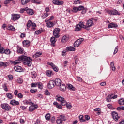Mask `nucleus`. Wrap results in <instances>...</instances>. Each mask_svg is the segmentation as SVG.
Returning a JSON list of instances; mask_svg holds the SVG:
<instances>
[{
  "label": "nucleus",
  "instance_id": "obj_1",
  "mask_svg": "<svg viewBox=\"0 0 124 124\" xmlns=\"http://www.w3.org/2000/svg\"><path fill=\"white\" fill-rule=\"evenodd\" d=\"M21 62H25L24 64L28 65V66H31V62H32V59L26 56L21 55L19 56L18 60L14 62V64L15 65H16V64H20Z\"/></svg>",
  "mask_w": 124,
  "mask_h": 124
},
{
  "label": "nucleus",
  "instance_id": "obj_2",
  "mask_svg": "<svg viewBox=\"0 0 124 124\" xmlns=\"http://www.w3.org/2000/svg\"><path fill=\"white\" fill-rule=\"evenodd\" d=\"M56 99L57 101L61 102V104L62 106H65V105H66V101L64 100V98L60 95H57L56 96Z\"/></svg>",
  "mask_w": 124,
  "mask_h": 124
},
{
  "label": "nucleus",
  "instance_id": "obj_3",
  "mask_svg": "<svg viewBox=\"0 0 124 124\" xmlns=\"http://www.w3.org/2000/svg\"><path fill=\"white\" fill-rule=\"evenodd\" d=\"M61 29L59 28H56L54 29L53 32V35L55 36L56 38H59L60 37V31Z\"/></svg>",
  "mask_w": 124,
  "mask_h": 124
},
{
  "label": "nucleus",
  "instance_id": "obj_4",
  "mask_svg": "<svg viewBox=\"0 0 124 124\" xmlns=\"http://www.w3.org/2000/svg\"><path fill=\"white\" fill-rule=\"evenodd\" d=\"M93 25V20H92V19H89L87 21L86 24L85 26V29L89 31L90 30L89 28H91V27H92Z\"/></svg>",
  "mask_w": 124,
  "mask_h": 124
},
{
  "label": "nucleus",
  "instance_id": "obj_5",
  "mask_svg": "<svg viewBox=\"0 0 124 124\" xmlns=\"http://www.w3.org/2000/svg\"><path fill=\"white\" fill-rule=\"evenodd\" d=\"M31 106L29 108V111L30 112H33V111H34L35 109H37L38 108V105L36 104H34V103H33V104L30 105Z\"/></svg>",
  "mask_w": 124,
  "mask_h": 124
},
{
  "label": "nucleus",
  "instance_id": "obj_6",
  "mask_svg": "<svg viewBox=\"0 0 124 124\" xmlns=\"http://www.w3.org/2000/svg\"><path fill=\"white\" fill-rule=\"evenodd\" d=\"M1 107L2 108V109H4V110H5L6 111H9V110H11V107H10L9 105L6 103L1 104Z\"/></svg>",
  "mask_w": 124,
  "mask_h": 124
},
{
  "label": "nucleus",
  "instance_id": "obj_7",
  "mask_svg": "<svg viewBox=\"0 0 124 124\" xmlns=\"http://www.w3.org/2000/svg\"><path fill=\"white\" fill-rule=\"evenodd\" d=\"M84 41V39L83 38H80L78 39V40H77L74 43V46L75 47H78L80 44L82 43Z\"/></svg>",
  "mask_w": 124,
  "mask_h": 124
},
{
  "label": "nucleus",
  "instance_id": "obj_8",
  "mask_svg": "<svg viewBox=\"0 0 124 124\" xmlns=\"http://www.w3.org/2000/svg\"><path fill=\"white\" fill-rule=\"evenodd\" d=\"M21 16L18 14H12V20L13 21H17V20H19Z\"/></svg>",
  "mask_w": 124,
  "mask_h": 124
},
{
  "label": "nucleus",
  "instance_id": "obj_9",
  "mask_svg": "<svg viewBox=\"0 0 124 124\" xmlns=\"http://www.w3.org/2000/svg\"><path fill=\"white\" fill-rule=\"evenodd\" d=\"M47 64L50 65L52 67L53 70L55 71V72H58L59 71V68L56 66V65L54 64L52 62H48Z\"/></svg>",
  "mask_w": 124,
  "mask_h": 124
},
{
  "label": "nucleus",
  "instance_id": "obj_10",
  "mask_svg": "<svg viewBox=\"0 0 124 124\" xmlns=\"http://www.w3.org/2000/svg\"><path fill=\"white\" fill-rule=\"evenodd\" d=\"M112 116L113 119L115 121V122H118V120L120 119V117L118 116V113L115 111H113L112 112Z\"/></svg>",
  "mask_w": 124,
  "mask_h": 124
},
{
  "label": "nucleus",
  "instance_id": "obj_11",
  "mask_svg": "<svg viewBox=\"0 0 124 124\" xmlns=\"http://www.w3.org/2000/svg\"><path fill=\"white\" fill-rule=\"evenodd\" d=\"M55 86L56 85L55 84V81L54 80H50L47 84L48 88L50 89H53Z\"/></svg>",
  "mask_w": 124,
  "mask_h": 124
},
{
  "label": "nucleus",
  "instance_id": "obj_12",
  "mask_svg": "<svg viewBox=\"0 0 124 124\" xmlns=\"http://www.w3.org/2000/svg\"><path fill=\"white\" fill-rule=\"evenodd\" d=\"M108 13L110 15H120V13L118 12L116 10L108 11Z\"/></svg>",
  "mask_w": 124,
  "mask_h": 124
},
{
  "label": "nucleus",
  "instance_id": "obj_13",
  "mask_svg": "<svg viewBox=\"0 0 124 124\" xmlns=\"http://www.w3.org/2000/svg\"><path fill=\"white\" fill-rule=\"evenodd\" d=\"M52 2L53 4L56 5H62L63 4V1L59 0H53Z\"/></svg>",
  "mask_w": 124,
  "mask_h": 124
},
{
  "label": "nucleus",
  "instance_id": "obj_14",
  "mask_svg": "<svg viewBox=\"0 0 124 124\" xmlns=\"http://www.w3.org/2000/svg\"><path fill=\"white\" fill-rule=\"evenodd\" d=\"M30 45H31V41L29 40H24L23 42V47H25V48H28V47H29Z\"/></svg>",
  "mask_w": 124,
  "mask_h": 124
},
{
  "label": "nucleus",
  "instance_id": "obj_15",
  "mask_svg": "<svg viewBox=\"0 0 124 124\" xmlns=\"http://www.w3.org/2000/svg\"><path fill=\"white\" fill-rule=\"evenodd\" d=\"M23 102L24 105H31L32 104H33V103H32L31 99H25L23 101Z\"/></svg>",
  "mask_w": 124,
  "mask_h": 124
},
{
  "label": "nucleus",
  "instance_id": "obj_16",
  "mask_svg": "<svg viewBox=\"0 0 124 124\" xmlns=\"http://www.w3.org/2000/svg\"><path fill=\"white\" fill-rule=\"evenodd\" d=\"M54 83L55 86H57V87H59L62 84V80H61V79L59 78H56L54 80Z\"/></svg>",
  "mask_w": 124,
  "mask_h": 124
},
{
  "label": "nucleus",
  "instance_id": "obj_17",
  "mask_svg": "<svg viewBox=\"0 0 124 124\" xmlns=\"http://www.w3.org/2000/svg\"><path fill=\"white\" fill-rule=\"evenodd\" d=\"M59 89L62 92H64L66 90V86L65 84L62 83L59 86Z\"/></svg>",
  "mask_w": 124,
  "mask_h": 124
},
{
  "label": "nucleus",
  "instance_id": "obj_18",
  "mask_svg": "<svg viewBox=\"0 0 124 124\" xmlns=\"http://www.w3.org/2000/svg\"><path fill=\"white\" fill-rule=\"evenodd\" d=\"M108 27L109 28V29H111L112 28H118V25L117 24L112 22L108 24Z\"/></svg>",
  "mask_w": 124,
  "mask_h": 124
},
{
  "label": "nucleus",
  "instance_id": "obj_19",
  "mask_svg": "<svg viewBox=\"0 0 124 124\" xmlns=\"http://www.w3.org/2000/svg\"><path fill=\"white\" fill-rule=\"evenodd\" d=\"M9 65V62H0V66H4V67H7Z\"/></svg>",
  "mask_w": 124,
  "mask_h": 124
},
{
  "label": "nucleus",
  "instance_id": "obj_20",
  "mask_svg": "<svg viewBox=\"0 0 124 124\" xmlns=\"http://www.w3.org/2000/svg\"><path fill=\"white\" fill-rule=\"evenodd\" d=\"M14 69L15 71H16L17 72H22V67L20 66H15L14 67Z\"/></svg>",
  "mask_w": 124,
  "mask_h": 124
},
{
  "label": "nucleus",
  "instance_id": "obj_21",
  "mask_svg": "<svg viewBox=\"0 0 124 124\" xmlns=\"http://www.w3.org/2000/svg\"><path fill=\"white\" fill-rule=\"evenodd\" d=\"M56 41H57V40L55 39V37H52L51 38L50 42L51 46H53V47H55V43H56Z\"/></svg>",
  "mask_w": 124,
  "mask_h": 124
},
{
  "label": "nucleus",
  "instance_id": "obj_22",
  "mask_svg": "<svg viewBox=\"0 0 124 124\" xmlns=\"http://www.w3.org/2000/svg\"><path fill=\"white\" fill-rule=\"evenodd\" d=\"M26 12L29 15H33L34 12L32 9H26Z\"/></svg>",
  "mask_w": 124,
  "mask_h": 124
},
{
  "label": "nucleus",
  "instance_id": "obj_23",
  "mask_svg": "<svg viewBox=\"0 0 124 124\" xmlns=\"http://www.w3.org/2000/svg\"><path fill=\"white\" fill-rule=\"evenodd\" d=\"M10 104L14 106L16 105H19L20 104V103H19V101H16L15 100H12L10 102Z\"/></svg>",
  "mask_w": 124,
  "mask_h": 124
},
{
  "label": "nucleus",
  "instance_id": "obj_24",
  "mask_svg": "<svg viewBox=\"0 0 124 124\" xmlns=\"http://www.w3.org/2000/svg\"><path fill=\"white\" fill-rule=\"evenodd\" d=\"M54 26H55V24L53 22L48 21L47 23H46V27L48 28H52V27H54Z\"/></svg>",
  "mask_w": 124,
  "mask_h": 124
},
{
  "label": "nucleus",
  "instance_id": "obj_25",
  "mask_svg": "<svg viewBox=\"0 0 124 124\" xmlns=\"http://www.w3.org/2000/svg\"><path fill=\"white\" fill-rule=\"evenodd\" d=\"M46 75L48 77L52 76V75H54V73H53V71L50 70H47L46 72Z\"/></svg>",
  "mask_w": 124,
  "mask_h": 124
},
{
  "label": "nucleus",
  "instance_id": "obj_26",
  "mask_svg": "<svg viewBox=\"0 0 124 124\" xmlns=\"http://www.w3.org/2000/svg\"><path fill=\"white\" fill-rule=\"evenodd\" d=\"M31 75L32 78H33V79L36 78V76H37V75L36 74V72H35V71L31 72Z\"/></svg>",
  "mask_w": 124,
  "mask_h": 124
},
{
  "label": "nucleus",
  "instance_id": "obj_27",
  "mask_svg": "<svg viewBox=\"0 0 124 124\" xmlns=\"http://www.w3.org/2000/svg\"><path fill=\"white\" fill-rule=\"evenodd\" d=\"M82 30V27L80 26V25H76V28L75 29V31H81Z\"/></svg>",
  "mask_w": 124,
  "mask_h": 124
},
{
  "label": "nucleus",
  "instance_id": "obj_28",
  "mask_svg": "<svg viewBox=\"0 0 124 124\" xmlns=\"http://www.w3.org/2000/svg\"><path fill=\"white\" fill-rule=\"evenodd\" d=\"M17 52L20 54H23V52H24V49L22 48V47L18 46H17Z\"/></svg>",
  "mask_w": 124,
  "mask_h": 124
},
{
  "label": "nucleus",
  "instance_id": "obj_29",
  "mask_svg": "<svg viewBox=\"0 0 124 124\" xmlns=\"http://www.w3.org/2000/svg\"><path fill=\"white\" fill-rule=\"evenodd\" d=\"M7 29L9 30L12 31H15V28H14V26L11 25H9V26Z\"/></svg>",
  "mask_w": 124,
  "mask_h": 124
},
{
  "label": "nucleus",
  "instance_id": "obj_30",
  "mask_svg": "<svg viewBox=\"0 0 124 124\" xmlns=\"http://www.w3.org/2000/svg\"><path fill=\"white\" fill-rule=\"evenodd\" d=\"M67 41V37L66 36H64L62 37V39H61V42L62 43H65Z\"/></svg>",
  "mask_w": 124,
  "mask_h": 124
},
{
  "label": "nucleus",
  "instance_id": "obj_31",
  "mask_svg": "<svg viewBox=\"0 0 124 124\" xmlns=\"http://www.w3.org/2000/svg\"><path fill=\"white\" fill-rule=\"evenodd\" d=\"M43 31H44V29L41 28V29L36 31H35V33L36 34H40V33H42V32H43Z\"/></svg>",
  "mask_w": 124,
  "mask_h": 124
},
{
  "label": "nucleus",
  "instance_id": "obj_32",
  "mask_svg": "<svg viewBox=\"0 0 124 124\" xmlns=\"http://www.w3.org/2000/svg\"><path fill=\"white\" fill-rule=\"evenodd\" d=\"M38 87V88L40 90H42L43 89V85L42 84V83L40 82H37V86Z\"/></svg>",
  "mask_w": 124,
  "mask_h": 124
},
{
  "label": "nucleus",
  "instance_id": "obj_33",
  "mask_svg": "<svg viewBox=\"0 0 124 124\" xmlns=\"http://www.w3.org/2000/svg\"><path fill=\"white\" fill-rule=\"evenodd\" d=\"M48 16H49V14H48V13L45 12L43 14V16H42V19H46V18H47V17H48Z\"/></svg>",
  "mask_w": 124,
  "mask_h": 124
},
{
  "label": "nucleus",
  "instance_id": "obj_34",
  "mask_svg": "<svg viewBox=\"0 0 124 124\" xmlns=\"http://www.w3.org/2000/svg\"><path fill=\"white\" fill-rule=\"evenodd\" d=\"M67 51H68L69 52L70 51H75V48L73 46H69L66 48Z\"/></svg>",
  "mask_w": 124,
  "mask_h": 124
},
{
  "label": "nucleus",
  "instance_id": "obj_35",
  "mask_svg": "<svg viewBox=\"0 0 124 124\" xmlns=\"http://www.w3.org/2000/svg\"><path fill=\"white\" fill-rule=\"evenodd\" d=\"M6 96L9 99H12L13 98V95L11 93H8L6 94Z\"/></svg>",
  "mask_w": 124,
  "mask_h": 124
},
{
  "label": "nucleus",
  "instance_id": "obj_36",
  "mask_svg": "<svg viewBox=\"0 0 124 124\" xmlns=\"http://www.w3.org/2000/svg\"><path fill=\"white\" fill-rule=\"evenodd\" d=\"M60 118L63 122V121H66V117L64 115H60L59 116Z\"/></svg>",
  "mask_w": 124,
  "mask_h": 124
},
{
  "label": "nucleus",
  "instance_id": "obj_37",
  "mask_svg": "<svg viewBox=\"0 0 124 124\" xmlns=\"http://www.w3.org/2000/svg\"><path fill=\"white\" fill-rule=\"evenodd\" d=\"M68 89H69V90H71V91H75V88H74L71 84L68 85Z\"/></svg>",
  "mask_w": 124,
  "mask_h": 124
},
{
  "label": "nucleus",
  "instance_id": "obj_38",
  "mask_svg": "<svg viewBox=\"0 0 124 124\" xmlns=\"http://www.w3.org/2000/svg\"><path fill=\"white\" fill-rule=\"evenodd\" d=\"M50 118H51V114L49 113H47L46 115H45V119L47 120V121L50 120Z\"/></svg>",
  "mask_w": 124,
  "mask_h": 124
},
{
  "label": "nucleus",
  "instance_id": "obj_39",
  "mask_svg": "<svg viewBox=\"0 0 124 124\" xmlns=\"http://www.w3.org/2000/svg\"><path fill=\"white\" fill-rule=\"evenodd\" d=\"M118 103L120 105H124V99H120L118 100Z\"/></svg>",
  "mask_w": 124,
  "mask_h": 124
},
{
  "label": "nucleus",
  "instance_id": "obj_40",
  "mask_svg": "<svg viewBox=\"0 0 124 124\" xmlns=\"http://www.w3.org/2000/svg\"><path fill=\"white\" fill-rule=\"evenodd\" d=\"M84 116L83 115H80L79 116V121L83 123V122H86V120L83 119Z\"/></svg>",
  "mask_w": 124,
  "mask_h": 124
},
{
  "label": "nucleus",
  "instance_id": "obj_41",
  "mask_svg": "<svg viewBox=\"0 0 124 124\" xmlns=\"http://www.w3.org/2000/svg\"><path fill=\"white\" fill-rule=\"evenodd\" d=\"M42 55V52H36V53L35 54V58H38Z\"/></svg>",
  "mask_w": 124,
  "mask_h": 124
},
{
  "label": "nucleus",
  "instance_id": "obj_42",
  "mask_svg": "<svg viewBox=\"0 0 124 124\" xmlns=\"http://www.w3.org/2000/svg\"><path fill=\"white\" fill-rule=\"evenodd\" d=\"M72 11L74 13H77V12L78 11V7H74Z\"/></svg>",
  "mask_w": 124,
  "mask_h": 124
},
{
  "label": "nucleus",
  "instance_id": "obj_43",
  "mask_svg": "<svg viewBox=\"0 0 124 124\" xmlns=\"http://www.w3.org/2000/svg\"><path fill=\"white\" fill-rule=\"evenodd\" d=\"M78 25H79L81 28H83L84 29H85V27H86V25H84V23L82 21L79 22Z\"/></svg>",
  "mask_w": 124,
  "mask_h": 124
},
{
  "label": "nucleus",
  "instance_id": "obj_44",
  "mask_svg": "<svg viewBox=\"0 0 124 124\" xmlns=\"http://www.w3.org/2000/svg\"><path fill=\"white\" fill-rule=\"evenodd\" d=\"M31 26L32 27L33 30H35V28H36V24L34 22H32L31 21Z\"/></svg>",
  "mask_w": 124,
  "mask_h": 124
},
{
  "label": "nucleus",
  "instance_id": "obj_45",
  "mask_svg": "<svg viewBox=\"0 0 124 124\" xmlns=\"http://www.w3.org/2000/svg\"><path fill=\"white\" fill-rule=\"evenodd\" d=\"M62 120L60 118H59L57 120L56 123L57 124H62Z\"/></svg>",
  "mask_w": 124,
  "mask_h": 124
},
{
  "label": "nucleus",
  "instance_id": "obj_46",
  "mask_svg": "<svg viewBox=\"0 0 124 124\" xmlns=\"http://www.w3.org/2000/svg\"><path fill=\"white\" fill-rule=\"evenodd\" d=\"M29 2V0H21V3L23 5H25V4H27Z\"/></svg>",
  "mask_w": 124,
  "mask_h": 124
},
{
  "label": "nucleus",
  "instance_id": "obj_47",
  "mask_svg": "<svg viewBox=\"0 0 124 124\" xmlns=\"http://www.w3.org/2000/svg\"><path fill=\"white\" fill-rule=\"evenodd\" d=\"M82 3V1L79 0H76L74 2V4H81Z\"/></svg>",
  "mask_w": 124,
  "mask_h": 124
},
{
  "label": "nucleus",
  "instance_id": "obj_48",
  "mask_svg": "<svg viewBox=\"0 0 124 124\" xmlns=\"http://www.w3.org/2000/svg\"><path fill=\"white\" fill-rule=\"evenodd\" d=\"M10 53H11V51H10V49H6L5 50L4 53L6 55H9V54H10Z\"/></svg>",
  "mask_w": 124,
  "mask_h": 124
},
{
  "label": "nucleus",
  "instance_id": "obj_49",
  "mask_svg": "<svg viewBox=\"0 0 124 124\" xmlns=\"http://www.w3.org/2000/svg\"><path fill=\"white\" fill-rule=\"evenodd\" d=\"M31 20H29L27 22V28H30V27H31Z\"/></svg>",
  "mask_w": 124,
  "mask_h": 124
},
{
  "label": "nucleus",
  "instance_id": "obj_50",
  "mask_svg": "<svg viewBox=\"0 0 124 124\" xmlns=\"http://www.w3.org/2000/svg\"><path fill=\"white\" fill-rule=\"evenodd\" d=\"M36 87H37V82L31 83V88H36Z\"/></svg>",
  "mask_w": 124,
  "mask_h": 124
},
{
  "label": "nucleus",
  "instance_id": "obj_51",
  "mask_svg": "<svg viewBox=\"0 0 124 124\" xmlns=\"http://www.w3.org/2000/svg\"><path fill=\"white\" fill-rule=\"evenodd\" d=\"M84 6H79L78 7V11H81V10H82V9H84Z\"/></svg>",
  "mask_w": 124,
  "mask_h": 124
},
{
  "label": "nucleus",
  "instance_id": "obj_52",
  "mask_svg": "<svg viewBox=\"0 0 124 124\" xmlns=\"http://www.w3.org/2000/svg\"><path fill=\"white\" fill-rule=\"evenodd\" d=\"M31 2L32 3H37V4H40V2L38 1L37 0H32Z\"/></svg>",
  "mask_w": 124,
  "mask_h": 124
},
{
  "label": "nucleus",
  "instance_id": "obj_53",
  "mask_svg": "<svg viewBox=\"0 0 124 124\" xmlns=\"http://www.w3.org/2000/svg\"><path fill=\"white\" fill-rule=\"evenodd\" d=\"M5 49H4V48L1 47L0 48V54H4V52H5Z\"/></svg>",
  "mask_w": 124,
  "mask_h": 124
},
{
  "label": "nucleus",
  "instance_id": "obj_54",
  "mask_svg": "<svg viewBox=\"0 0 124 124\" xmlns=\"http://www.w3.org/2000/svg\"><path fill=\"white\" fill-rule=\"evenodd\" d=\"M45 94L46 95H51V93H50V92H49V91H48V90H45Z\"/></svg>",
  "mask_w": 124,
  "mask_h": 124
},
{
  "label": "nucleus",
  "instance_id": "obj_55",
  "mask_svg": "<svg viewBox=\"0 0 124 124\" xmlns=\"http://www.w3.org/2000/svg\"><path fill=\"white\" fill-rule=\"evenodd\" d=\"M87 12V8H85V7L82 9V11H81V14H85Z\"/></svg>",
  "mask_w": 124,
  "mask_h": 124
},
{
  "label": "nucleus",
  "instance_id": "obj_56",
  "mask_svg": "<svg viewBox=\"0 0 124 124\" xmlns=\"http://www.w3.org/2000/svg\"><path fill=\"white\" fill-rule=\"evenodd\" d=\"M3 89L5 91V92H7L8 91V89H7V86H6V85L5 84L3 85Z\"/></svg>",
  "mask_w": 124,
  "mask_h": 124
},
{
  "label": "nucleus",
  "instance_id": "obj_57",
  "mask_svg": "<svg viewBox=\"0 0 124 124\" xmlns=\"http://www.w3.org/2000/svg\"><path fill=\"white\" fill-rule=\"evenodd\" d=\"M17 96L18 98H23L24 95L22 94L21 93H19L17 94Z\"/></svg>",
  "mask_w": 124,
  "mask_h": 124
},
{
  "label": "nucleus",
  "instance_id": "obj_58",
  "mask_svg": "<svg viewBox=\"0 0 124 124\" xmlns=\"http://www.w3.org/2000/svg\"><path fill=\"white\" fill-rule=\"evenodd\" d=\"M37 90L35 89V90H33V89H31L30 90V92L31 93H36Z\"/></svg>",
  "mask_w": 124,
  "mask_h": 124
},
{
  "label": "nucleus",
  "instance_id": "obj_59",
  "mask_svg": "<svg viewBox=\"0 0 124 124\" xmlns=\"http://www.w3.org/2000/svg\"><path fill=\"white\" fill-rule=\"evenodd\" d=\"M17 81L19 84H22L23 83V79L22 78H18Z\"/></svg>",
  "mask_w": 124,
  "mask_h": 124
},
{
  "label": "nucleus",
  "instance_id": "obj_60",
  "mask_svg": "<svg viewBox=\"0 0 124 124\" xmlns=\"http://www.w3.org/2000/svg\"><path fill=\"white\" fill-rule=\"evenodd\" d=\"M77 79L79 82H82V81H83V79L80 77H77Z\"/></svg>",
  "mask_w": 124,
  "mask_h": 124
},
{
  "label": "nucleus",
  "instance_id": "obj_61",
  "mask_svg": "<svg viewBox=\"0 0 124 124\" xmlns=\"http://www.w3.org/2000/svg\"><path fill=\"white\" fill-rule=\"evenodd\" d=\"M118 46H116L114 49V51L113 52L114 55H115V54H117V53H118Z\"/></svg>",
  "mask_w": 124,
  "mask_h": 124
},
{
  "label": "nucleus",
  "instance_id": "obj_62",
  "mask_svg": "<svg viewBox=\"0 0 124 124\" xmlns=\"http://www.w3.org/2000/svg\"><path fill=\"white\" fill-rule=\"evenodd\" d=\"M107 106L109 109H113V106H112V105H111L110 104H108Z\"/></svg>",
  "mask_w": 124,
  "mask_h": 124
},
{
  "label": "nucleus",
  "instance_id": "obj_63",
  "mask_svg": "<svg viewBox=\"0 0 124 124\" xmlns=\"http://www.w3.org/2000/svg\"><path fill=\"white\" fill-rule=\"evenodd\" d=\"M56 107L59 109H62V105H61L60 104H58L57 106H56Z\"/></svg>",
  "mask_w": 124,
  "mask_h": 124
},
{
  "label": "nucleus",
  "instance_id": "obj_64",
  "mask_svg": "<svg viewBox=\"0 0 124 124\" xmlns=\"http://www.w3.org/2000/svg\"><path fill=\"white\" fill-rule=\"evenodd\" d=\"M85 118L86 121H89V120L90 119V117L89 115H85Z\"/></svg>",
  "mask_w": 124,
  "mask_h": 124
}]
</instances>
